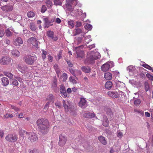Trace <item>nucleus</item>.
I'll use <instances>...</instances> for the list:
<instances>
[{
    "label": "nucleus",
    "instance_id": "69168bd1",
    "mask_svg": "<svg viewBox=\"0 0 153 153\" xmlns=\"http://www.w3.org/2000/svg\"><path fill=\"white\" fill-rule=\"evenodd\" d=\"M15 78L16 80H18L19 82H22L23 80L22 78L19 77H15Z\"/></svg>",
    "mask_w": 153,
    "mask_h": 153
},
{
    "label": "nucleus",
    "instance_id": "338daca9",
    "mask_svg": "<svg viewBox=\"0 0 153 153\" xmlns=\"http://www.w3.org/2000/svg\"><path fill=\"white\" fill-rule=\"evenodd\" d=\"M55 22L58 24H59L61 22V19L59 18H57L56 19Z\"/></svg>",
    "mask_w": 153,
    "mask_h": 153
},
{
    "label": "nucleus",
    "instance_id": "4468645a",
    "mask_svg": "<svg viewBox=\"0 0 153 153\" xmlns=\"http://www.w3.org/2000/svg\"><path fill=\"white\" fill-rule=\"evenodd\" d=\"M43 20L44 22L45 27L48 28L49 26L53 25V24H51L50 19L48 17L44 18Z\"/></svg>",
    "mask_w": 153,
    "mask_h": 153
},
{
    "label": "nucleus",
    "instance_id": "473e14b6",
    "mask_svg": "<svg viewBox=\"0 0 153 153\" xmlns=\"http://www.w3.org/2000/svg\"><path fill=\"white\" fill-rule=\"evenodd\" d=\"M47 34L48 37L49 38L54 34V33L53 31L48 30L47 32Z\"/></svg>",
    "mask_w": 153,
    "mask_h": 153
},
{
    "label": "nucleus",
    "instance_id": "2eb2a0df",
    "mask_svg": "<svg viewBox=\"0 0 153 153\" xmlns=\"http://www.w3.org/2000/svg\"><path fill=\"white\" fill-rule=\"evenodd\" d=\"M79 104L80 107L85 108L87 106V101L84 98H82L80 99Z\"/></svg>",
    "mask_w": 153,
    "mask_h": 153
},
{
    "label": "nucleus",
    "instance_id": "f8f14e48",
    "mask_svg": "<svg viewBox=\"0 0 153 153\" xmlns=\"http://www.w3.org/2000/svg\"><path fill=\"white\" fill-rule=\"evenodd\" d=\"M2 10L6 12H10L13 9V6L10 4L5 5L1 7Z\"/></svg>",
    "mask_w": 153,
    "mask_h": 153
},
{
    "label": "nucleus",
    "instance_id": "a18cd8bd",
    "mask_svg": "<svg viewBox=\"0 0 153 153\" xmlns=\"http://www.w3.org/2000/svg\"><path fill=\"white\" fill-rule=\"evenodd\" d=\"M47 10V8L44 5H43L42 6L41 9V12L42 13H44Z\"/></svg>",
    "mask_w": 153,
    "mask_h": 153
},
{
    "label": "nucleus",
    "instance_id": "c85d7f7f",
    "mask_svg": "<svg viewBox=\"0 0 153 153\" xmlns=\"http://www.w3.org/2000/svg\"><path fill=\"white\" fill-rule=\"evenodd\" d=\"M30 28L33 31H35L37 29V27L35 24L33 23L30 24Z\"/></svg>",
    "mask_w": 153,
    "mask_h": 153
},
{
    "label": "nucleus",
    "instance_id": "49530a36",
    "mask_svg": "<svg viewBox=\"0 0 153 153\" xmlns=\"http://www.w3.org/2000/svg\"><path fill=\"white\" fill-rule=\"evenodd\" d=\"M4 117L6 118H12L13 116L11 114L7 113L4 115Z\"/></svg>",
    "mask_w": 153,
    "mask_h": 153
},
{
    "label": "nucleus",
    "instance_id": "a19ab883",
    "mask_svg": "<svg viewBox=\"0 0 153 153\" xmlns=\"http://www.w3.org/2000/svg\"><path fill=\"white\" fill-rule=\"evenodd\" d=\"M141 103V101L140 99H137L134 101V104L136 106H138Z\"/></svg>",
    "mask_w": 153,
    "mask_h": 153
},
{
    "label": "nucleus",
    "instance_id": "6e6552de",
    "mask_svg": "<svg viewBox=\"0 0 153 153\" xmlns=\"http://www.w3.org/2000/svg\"><path fill=\"white\" fill-rule=\"evenodd\" d=\"M59 144L60 146H63L66 143L67 139L66 137L64 135L61 134L59 136Z\"/></svg>",
    "mask_w": 153,
    "mask_h": 153
},
{
    "label": "nucleus",
    "instance_id": "b1692460",
    "mask_svg": "<svg viewBox=\"0 0 153 153\" xmlns=\"http://www.w3.org/2000/svg\"><path fill=\"white\" fill-rule=\"evenodd\" d=\"M11 53L12 55L15 56H19L20 54L19 52L16 50H13L12 51Z\"/></svg>",
    "mask_w": 153,
    "mask_h": 153
},
{
    "label": "nucleus",
    "instance_id": "6ab92c4d",
    "mask_svg": "<svg viewBox=\"0 0 153 153\" xmlns=\"http://www.w3.org/2000/svg\"><path fill=\"white\" fill-rule=\"evenodd\" d=\"M54 97L52 94H50L46 98L47 101L49 102H51L52 104L54 102Z\"/></svg>",
    "mask_w": 153,
    "mask_h": 153
},
{
    "label": "nucleus",
    "instance_id": "aec40b11",
    "mask_svg": "<svg viewBox=\"0 0 153 153\" xmlns=\"http://www.w3.org/2000/svg\"><path fill=\"white\" fill-rule=\"evenodd\" d=\"M112 75L109 72H107L105 74L104 77L107 80H110L112 79Z\"/></svg>",
    "mask_w": 153,
    "mask_h": 153
},
{
    "label": "nucleus",
    "instance_id": "603ef678",
    "mask_svg": "<svg viewBox=\"0 0 153 153\" xmlns=\"http://www.w3.org/2000/svg\"><path fill=\"white\" fill-rule=\"evenodd\" d=\"M146 76L150 80H153V76L149 74H146Z\"/></svg>",
    "mask_w": 153,
    "mask_h": 153
},
{
    "label": "nucleus",
    "instance_id": "a878e982",
    "mask_svg": "<svg viewBox=\"0 0 153 153\" xmlns=\"http://www.w3.org/2000/svg\"><path fill=\"white\" fill-rule=\"evenodd\" d=\"M63 104L64 108L67 111H68V104H69L68 102L67 101L66 102L64 100H63L62 101Z\"/></svg>",
    "mask_w": 153,
    "mask_h": 153
},
{
    "label": "nucleus",
    "instance_id": "1a4fd4ad",
    "mask_svg": "<svg viewBox=\"0 0 153 153\" xmlns=\"http://www.w3.org/2000/svg\"><path fill=\"white\" fill-rule=\"evenodd\" d=\"M83 48V46H80L76 48V53L77 57L82 58L84 56L83 51L81 49Z\"/></svg>",
    "mask_w": 153,
    "mask_h": 153
},
{
    "label": "nucleus",
    "instance_id": "f3484780",
    "mask_svg": "<svg viewBox=\"0 0 153 153\" xmlns=\"http://www.w3.org/2000/svg\"><path fill=\"white\" fill-rule=\"evenodd\" d=\"M1 84L4 86H6L9 84V80L6 77H4L1 79Z\"/></svg>",
    "mask_w": 153,
    "mask_h": 153
},
{
    "label": "nucleus",
    "instance_id": "bb28decb",
    "mask_svg": "<svg viewBox=\"0 0 153 153\" xmlns=\"http://www.w3.org/2000/svg\"><path fill=\"white\" fill-rule=\"evenodd\" d=\"M3 73L5 76L8 77L9 78L12 79L13 77V75L10 72L4 71Z\"/></svg>",
    "mask_w": 153,
    "mask_h": 153
},
{
    "label": "nucleus",
    "instance_id": "c03bdc74",
    "mask_svg": "<svg viewBox=\"0 0 153 153\" xmlns=\"http://www.w3.org/2000/svg\"><path fill=\"white\" fill-rule=\"evenodd\" d=\"M84 27L85 29L89 30H91L92 28V25L89 24L86 25Z\"/></svg>",
    "mask_w": 153,
    "mask_h": 153
},
{
    "label": "nucleus",
    "instance_id": "4c0bfd02",
    "mask_svg": "<svg viewBox=\"0 0 153 153\" xmlns=\"http://www.w3.org/2000/svg\"><path fill=\"white\" fill-rule=\"evenodd\" d=\"M27 15L29 18H31L34 16V13L33 12L30 11L28 12Z\"/></svg>",
    "mask_w": 153,
    "mask_h": 153
},
{
    "label": "nucleus",
    "instance_id": "a211bd4d",
    "mask_svg": "<svg viewBox=\"0 0 153 153\" xmlns=\"http://www.w3.org/2000/svg\"><path fill=\"white\" fill-rule=\"evenodd\" d=\"M28 42L32 44L33 45L35 46L37 43V40L34 37L30 38L28 41Z\"/></svg>",
    "mask_w": 153,
    "mask_h": 153
},
{
    "label": "nucleus",
    "instance_id": "c9c22d12",
    "mask_svg": "<svg viewBox=\"0 0 153 153\" xmlns=\"http://www.w3.org/2000/svg\"><path fill=\"white\" fill-rule=\"evenodd\" d=\"M12 83L13 85L17 86L19 84V83L17 80L15 79H12L11 80Z\"/></svg>",
    "mask_w": 153,
    "mask_h": 153
},
{
    "label": "nucleus",
    "instance_id": "ea45409f",
    "mask_svg": "<svg viewBox=\"0 0 153 153\" xmlns=\"http://www.w3.org/2000/svg\"><path fill=\"white\" fill-rule=\"evenodd\" d=\"M47 52L46 51L43 50H42V59H44L46 58V56L47 54Z\"/></svg>",
    "mask_w": 153,
    "mask_h": 153
},
{
    "label": "nucleus",
    "instance_id": "423d86ee",
    "mask_svg": "<svg viewBox=\"0 0 153 153\" xmlns=\"http://www.w3.org/2000/svg\"><path fill=\"white\" fill-rule=\"evenodd\" d=\"M11 62V59L6 56H2L0 59V63L3 65H7Z\"/></svg>",
    "mask_w": 153,
    "mask_h": 153
},
{
    "label": "nucleus",
    "instance_id": "ddd939ff",
    "mask_svg": "<svg viewBox=\"0 0 153 153\" xmlns=\"http://www.w3.org/2000/svg\"><path fill=\"white\" fill-rule=\"evenodd\" d=\"M10 27V30L8 28L6 29L5 30V35L7 37H11L12 36L13 33L11 31L14 32V30L13 28L11 27V26Z\"/></svg>",
    "mask_w": 153,
    "mask_h": 153
},
{
    "label": "nucleus",
    "instance_id": "09e8293b",
    "mask_svg": "<svg viewBox=\"0 0 153 153\" xmlns=\"http://www.w3.org/2000/svg\"><path fill=\"white\" fill-rule=\"evenodd\" d=\"M4 42L5 43V45H9L10 43V41L8 39H6L4 41Z\"/></svg>",
    "mask_w": 153,
    "mask_h": 153
},
{
    "label": "nucleus",
    "instance_id": "052dcab7",
    "mask_svg": "<svg viewBox=\"0 0 153 153\" xmlns=\"http://www.w3.org/2000/svg\"><path fill=\"white\" fill-rule=\"evenodd\" d=\"M4 34V30H0V37H2Z\"/></svg>",
    "mask_w": 153,
    "mask_h": 153
},
{
    "label": "nucleus",
    "instance_id": "8fccbe9b",
    "mask_svg": "<svg viewBox=\"0 0 153 153\" xmlns=\"http://www.w3.org/2000/svg\"><path fill=\"white\" fill-rule=\"evenodd\" d=\"M63 78V81H65L67 79V75L66 74L64 73L62 74V76Z\"/></svg>",
    "mask_w": 153,
    "mask_h": 153
},
{
    "label": "nucleus",
    "instance_id": "0e129e2a",
    "mask_svg": "<svg viewBox=\"0 0 153 153\" xmlns=\"http://www.w3.org/2000/svg\"><path fill=\"white\" fill-rule=\"evenodd\" d=\"M25 116V114H23V113H20L19 115V118H22L24 117Z\"/></svg>",
    "mask_w": 153,
    "mask_h": 153
},
{
    "label": "nucleus",
    "instance_id": "0eeeda50",
    "mask_svg": "<svg viewBox=\"0 0 153 153\" xmlns=\"http://www.w3.org/2000/svg\"><path fill=\"white\" fill-rule=\"evenodd\" d=\"M26 134L28 135L29 139L31 142H34L38 139L36 134L33 132L30 133L26 132Z\"/></svg>",
    "mask_w": 153,
    "mask_h": 153
},
{
    "label": "nucleus",
    "instance_id": "f03ea898",
    "mask_svg": "<svg viewBox=\"0 0 153 153\" xmlns=\"http://www.w3.org/2000/svg\"><path fill=\"white\" fill-rule=\"evenodd\" d=\"M100 57V55L98 52L93 51L88 52L87 58L84 62L85 64H93L95 63V61L99 59Z\"/></svg>",
    "mask_w": 153,
    "mask_h": 153
},
{
    "label": "nucleus",
    "instance_id": "79ce46f5",
    "mask_svg": "<svg viewBox=\"0 0 153 153\" xmlns=\"http://www.w3.org/2000/svg\"><path fill=\"white\" fill-rule=\"evenodd\" d=\"M57 85V80L56 78H54L53 80L52 84V87L55 88L56 87Z\"/></svg>",
    "mask_w": 153,
    "mask_h": 153
},
{
    "label": "nucleus",
    "instance_id": "e433bc0d",
    "mask_svg": "<svg viewBox=\"0 0 153 153\" xmlns=\"http://www.w3.org/2000/svg\"><path fill=\"white\" fill-rule=\"evenodd\" d=\"M26 132L22 129H20L19 131V134L21 137H24V134L25 133L26 134Z\"/></svg>",
    "mask_w": 153,
    "mask_h": 153
},
{
    "label": "nucleus",
    "instance_id": "2f4dec72",
    "mask_svg": "<svg viewBox=\"0 0 153 153\" xmlns=\"http://www.w3.org/2000/svg\"><path fill=\"white\" fill-rule=\"evenodd\" d=\"M44 1L48 7H50L52 6V4L51 0H45Z\"/></svg>",
    "mask_w": 153,
    "mask_h": 153
},
{
    "label": "nucleus",
    "instance_id": "72a5a7b5",
    "mask_svg": "<svg viewBox=\"0 0 153 153\" xmlns=\"http://www.w3.org/2000/svg\"><path fill=\"white\" fill-rule=\"evenodd\" d=\"M68 24L70 28H73L74 26V21L73 20H70L68 21Z\"/></svg>",
    "mask_w": 153,
    "mask_h": 153
},
{
    "label": "nucleus",
    "instance_id": "dca6fc26",
    "mask_svg": "<svg viewBox=\"0 0 153 153\" xmlns=\"http://www.w3.org/2000/svg\"><path fill=\"white\" fill-rule=\"evenodd\" d=\"M83 116L85 117L89 118H91L95 117V115L94 113H91L88 111L85 112Z\"/></svg>",
    "mask_w": 153,
    "mask_h": 153
},
{
    "label": "nucleus",
    "instance_id": "393cba45",
    "mask_svg": "<svg viewBox=\"0 0 153 153\" xmlns=\"http://www.w3.org/2000/svg\"><path fill=\"white\" fill-rule=\"evenodd\" d=\"M104 120L103 122V125L107 127L108 126V120L107 117L106 116H104L103 117Z\"/></svg>",
    "mask_w": 153,
    "mask_h": 153
},
{
    "label": "nucleus",
    "instance_id": "4d7b16f0",
    "mask_svg": "<svg viewBox=\"0 0 153 153\" xmlns=\"http://www.w3.org/2000/svg\"><path fill=\"white\" fill-rule=\"evenodd\" d=\"M145 89L146 91H147L149 89V86L147 83H145Z\"/></svg>",
    "mask_w": 153,
    "mask_h": 153
},
{
    "label": "nucleus",
    "instance_id": "7ed1b4c3",
    "mask_svg": "<svg viewBox=\"0 0 153 153\" xmlns=\"http://www.w3.org/2000/svg\"><path fill=\"white\" fill-rule=\"evenodd\" d=\"M23 59L26 64L29 65H32L35 61L37 59L36 56H32L30 55H27L25 56L23 58Z\"/></svg>",
    "mask_w": 153,
    "mask_h": 153
},
{
    "label": "nucleus",
    "instance_id": "c756f323",
    "mask_svg": "<svg viewBox=\"0 0 153 153\" xmlns=\"http://www.w3.org/2000/svg\"><path fill=\"white\" fill-rule=\"evenodd\" d=\"M9 107L12 109H13L15 111H18L19 110V108L15 106L12 105L10 104L9 105Z\"/></svg>",
    "mask_w": 153,
    "mask_h": 153
},
{
    "label": "nucleus",
    "instance_id": "13d9d810",
    "mask_svg": "<svg viewBox=\"0 0 153 153\" xmlns=\"http://www.w3.org/2000/svg\"><path fill=\"white\" fill-rule=\"evenodd\" d=\"M55 104L56 106L58 107L59 108H60L61 107V105L60 102L58 101L55 102Z\"/></svg>",
    "mask_w": 153,
    "mask_h": 153
},
{
    "label": "nucleus",
    "instance_id": "774afa93",
    "mask_svg": "<svg viewBox=\"0 0 153 153\" xmlns=\"http://www.w3.org/2000/svg\"><path fill=\"white\" fill-rule=\"evenodd\" d=\"M127 69L129 71H131L133 69V68L132 66H130L128 67Z\"/></svg>",
    "mask_w": 153,
    "mask_h": 153
},
{
    "label": "nucleus",
    "instance_id": "58836bf2",
    "mask_svg": "<svg viewBox=\"0 0 153 153\" xmlns=\"http://www.w3.org/2000/svg\"><path fill=\"white\" fill-rule=\"evenodd\" d=\"M76 32L74 34V36H76L78 34H80L82 32V30L80 28H76Z\"/></svg>",
    "mask_w": 153,
    "mask_h": 153
},
{
    "label": "nucleus",
    "instance_id": "680f3d73",
    "mask_svg": "<svg viewBox=\"0 0 153 153\" xmlns=\"http://www.w3.org/2000/svg\"><path fill=\"white\" fill-rule=\"evenodd\" d=\"M76 75H81L82 73L81 71L78 70H75Z\"/></svg>",
    "mask_w": 153,
    "mask_h": 153
},
{
    "label": "nucleus",
    "instance_id": "39448f33",
    "mask_svg": "<svg viewBox=\"0 0 153 153\" xmlns=\"http://www.w3.org/2000/svg\"><path fill=\"white\" fill-rule=\"evenodd\" d=\"M5 139L10 142H16L18 139L17 135L15 134H9L6 136Z\"/></svg>",
    "mask_w": 153,
    "mask_h": 153
},
{
    "label": "nucleus",
    "instance_id": "bf43d9fd",
    "mask_svg": "<svg viewBox=\"0 0 153 153\" xmlns=\"http://www.w3.org/2000/svg\"><path fill=\"white\" fill-rule=\"evenodd\" d=\"M55 71H56L57 76L58 77H59V74H60V69L59 68L58 69L55 70Z\"/></svg>",
    "mask_w": 153,
    "mask_h": 153
},
{
    "label": "nucleus",
    "instance_id": "f704fd0d",
    "mask_svg": "<svg viewBox=\"0 0 153 153\" xmlns=\"http://www.w3.org/2000/svg\"><path fill=\"white\" fill-rule=\"evenodd\" d=\"M142 66L145 68H146L149 70H151L152 69V68L150 66L145 63Z\"/></svg>",
    "mask_w": 153,
    "mask_h": 153
},
{
    "label": "nucleus",
    "instance_id": "864d4df0",
    "mask_svg": "<svg viewBox=\"0 0 153 153\" xmlns=\"http://www.w3.org/2000/svg\"><path fill=\"white\" fill-rule=\"evenodd\" d=\"M69 71L74 76H76V72H75V70H74L72 68H71L69 69Z\"/></svg>",
    "mask_w": 153,
    "mask_h": 153
},
{
    "label": "nucleus",
    "instance_id": "cd10ccee",
    "mask_svg": "<svg viewBox=\"0 0 153 153\" xmlns=\"http://www.w3.org/2000/svg\"><path fill=\"white\" fill-rule=\"evenodd\" d=\"M64 0H54V4L56 5H60L62 4Z\"/></svg>",
    "mask_w": 153,
    "mask_h": 153
},
{
    "label": "nucleus",
    "instance_id": "9d476101",
    "mask_svg": "<svg viewBox=\"0 0 153 153\" xmlns=\"http://www.w3.org/2000/svg\"><path fill=\"white\" fill-rule=\"evenodd\" d=\"M60 91L61 95L64 97H69V94H68L66 91L65 88L63 85H60Z\"/></svg>",
    "mask_w": 153,
    "mask_h": 153
},
{
    "label": "nucleus",
    "instance_id": "412c9836",
    "mask_svg": "<svg viewBox=\"0 0 153 153\" xmlns=\"http://www.w3.org/2000/svg\"><path fill=\"white\" fill-rule=\"evenodd\" d=\"M98 138L99 141L102 144L104 145H106L107 143V142L105 137L101 136L99 137Z\"/></svg>",
    "mask_w": 153,
    "mask_h": 153
},
{
    "label": "nucleus",
    "instance_id": "5fc2aeb1",
    "mask_svg": "<svg viewBox=\"0 0 153 153\" xmlns=\"http://www.w3.org/2000/svg\"><path fill=\"white\" fill-rule=\"evenodd\" d=\"M117 135L118 137L121 138L123 136V134L121 132L119 131L117 132Z\"/></svg>",
    "mask_w": 153,
    "mask_h": 153
},
{
    "label": "nucleus",
    "instance_id": "5701e85b",
    "mask_svg": "<svg viewBox=\"0 0 153 153\" xmlns=\"http://www.w3.org/2000/svg\"><path fill=\"white\" fill-rule=\"evenodd\" d=\"M112 82L110 81H108L106 82L105 87L106 88L108 89H110L112 87Z\"/></svg>",
    "mask_w": 153,
    "mask_h": 153
},
{
    "label": "nucleus",
    "instance_id": "9b49d317",
    "mask_svg": "<svg viewBox=\"0 0 153 153\" xmlns=\"http://www.w3.org/2000/svg\"><path fill=\"white\" fill-rule=\"evenodd\" d=\"M23 41L20 37H18L13 41L14 45L16 46H20L23 44Z\"/></svg>",
    "mask_w": 153,
    "mask_h": 153
},
{
    "label": "nucleus",
    "instance_id": "de8ad7c7",
    "mask_svg": "<svg viewBox=\"0 0 153 153\" xmlns=\"http://www.w3.org/2000/svg\"><path fill=\"white\" fill-rule=\"evenodd\" d=\"M51 39L53 41H56L58 39V37L56 35H53L52 36H51L50 37Z\"/></svg>",
    "mask_w": 153,
    "mask_h": 153
},
{
    "label": "nucleus",
    "instance_id": "4be33fe9",
    "mask_svg": "<svg viewBox=\"0 0 153 153\" xmlns=\"http://www.w3.org/2000/svg\"><path fill=\"white\" fill-rule=\"evenodd\" d=\"M81 69L84 72L86 73H89L91 71V68L88 66H82Z\"/></svg>",
    "mask_w": 153,
    "mask_h": 153
},
{
    "label": "nucleus",
    "instance_id": "6e6d98bb",
    "mask_svg": "<svg viewBox=\"0 0 153 153\" xmlns=\"http://www.w3.org/2000/svg\"><path fill=\"white\" fill-rule=\"evenodd\" d=\"M62 56V53L61 52H59V53L57 55L58 60H59Z\"/></svg>",
    "mask_w": 153,
    "mask_h": 153
},
{
    "label": "nucleus",
    "instance_id": "7c9ffc66",
    "mask_svg": "<svg viewBox=\"0 0 153 153\" xmlns=\"http://www.w3.org/2000/svg\"><path fill=\"white\" fill-rule=\"evenodd\" d=\"M108 96L112 98H114L115 97V91H110L108 92Z\"/></svg>",
    "mask_w": 153,
    "mask_h": 153
},
{
    "label": "nucleus",
    "instance_id": "37998d69",
    "mask_svg": "<svg viewBox=\"0 0 153 153\" xmlns=\"http://www.w3.org/2000/svg\"><path fill=\"white\" fill-rule=\"evenodd\" d=\"M52 104L51 102L47 101V102L45 105L44 109L45 110H47L50 105Z\"/></svg>",
    "mask_w": 153,
    "mask_h": 153
},
{
    "label": "nucleus",
    "instance_id": "20e7f679",
    "mask_svg": "<svg viewBox=\"0 0 153 153\" xmlns=\"http://www.w3.org/2000/svg\"><path fill=\"white\" fill-rule=\"evenodd\" d=\"M114 64L113 62L108 61L101 66V69L103 71H108L110 68L114 66Z\"/></svg>",
    "mask_w": 153,
    "mask_h": 153
},
{
    "label": "nucleus",
    "instance_id": "e2e57ef3",
    "mask_svg": "<svg viewBox=\"0 0 153 153\" xmlns=\"http://www.w3.org/2000/svg\"><path fill=\"white\" fill-rule=\"evenodd\" d=\"M82 24L80 22H76V27H78L81 26Z\"/></svg>",
    "mask_w": 153,
    "mask_h": 153
},
{
    "label": "nucleus",
    "instance_id": "3c124183",
    "mask_svg": "<svg viewBox=\"0 0 153 153\" xmlns=\"http://www.w3.org/2000/svg\"><path fill=\"white\" fill-rule=\"evenodd\" d=\"M70 81L73 83H76V81L72 76H71L69 78Z\"/></svg>",
    "mask_w": 153,
    "mask_h": 153
},
{
    "label": "nucleus",
    "instance_id": "f257e3e1",
    "mask_svg": "<svg viewBox=\"0 0 153 153\" xmlns=\"http://www.w3.org/2000/svg\"><path fill=\"white\" fill-rule=\"evenodd\" d=\"M36 124L38 126L39 131L42 133L45 134L48 133L50 126L48 120L44 119H39L36 121Z\"/></svg>",
    "mask_w": 153,
    "mask_h": 153
}]
</instances>
